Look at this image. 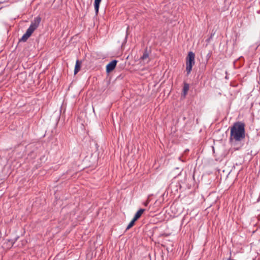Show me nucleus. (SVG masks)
Wrapping results in <instances>:
<instances>
[{"mask_svg": "<svg viewBox=\"0 0 260 260\" xmlns=\"http://www.w3.org/2000/svg\"><path fill=\"white\" fill-rule=\"evenodd\" d=\"M245 138V124L242 122H237L230 127L229 141L232 144H237Z\"/></svg>", "mask_w": 260, "mask_h": 260, "instance_id": "nucleus-1", "label": "nucleus"}, {"mask_svg": "<svg viewBox=\"0 0 260 260\" xmlns=\"http://www.w3.org/2000/svg\"><path fill=\"white\" fill-rule=\"evenodd\" d=\"M41 20V18L40 17L38 16L35 17L34 20L31 21L29 27L26 30V32L22 36L20 41L23 42H26L31 36L33 32L39 27Z\"/></svg>", "mask_w": 260, "mask_h": 260, "instance_id": "nucleus-2", "label": "nucleus"}, {"mask_svg": "<svg viewBox=\"0 0 260 260\" xmlns=\"http://www.w3.org/2000/svg\"><path fill=\"white\" fill-rule=\"evenodd\" d=\"M195 63V55L194 53L190 51L186 57V70L187 75H189L192 70V66Z\"/></svg>", "mask_w": 260, "mask_h": 260, "instance_id": "nucleus-3", "label": "nucleus"}, {"mask_svg": "<svg viewBox=\"0 0 260 260\" xmlns=\"http://www.w3.org/2000/svg\"><path fill=\"white\" fill-rule=\"evenodd\" d=\"M117 61L116 60H113L112 61L110 62L106 67V71L108 73H109L113 71L115 68L116 67Z\"/></svg>", "mask_w": 260, "mask_h": 260, "instance_id": "nucleus-4", "label": "nucleus"}, {"mask_svg": "<svg viewBox=\"0 0 260 260\" xmlns=\"http://www.w3.org/2000/svg\"><path fill=\"white\" fill-rule=\"evenodd\" d=\"M82 62L77 59L76 61V64L74 69V75L77 74L81 69Z\"/></svg>", "mask_w": 260, "mask_h": 260, "instance_id": "nucleus-5", "label": "nucleus"}, {"mask_svg": "<svg viewBox=\"0 0 260 260\" xmlns=\"http://www.w3.org/2000/svg\"><path fill=\"white\" fill-rule=\"evenodd\" d=\"M140 59L143 61L147 60V62L149 61V53L146 49L143 52V55L141 57Z\"/></svg>", "mask_w": 260, "mask_h": 260, "instance_id": "nucleus-6", "label": "nucleus"}, {"mask_svg": "<svg viewBox=\"0 0 260 260\" xmlns=\"http://www.w3.org/2000/svg\"><path fill=\"white\" fill-rule=\"evenodd\" d=\"M101 1L102 0H94V6L96 15H98L99 13L100 5Z\"/></svg>", "mask_w": 260, "mask_h": 260, "instance_id": "nucleus-7", "label": "nucleus"}, {"mask_svg": "<svg viewBox=\"0 0 260 260\" xmlns=\"http://www.w3.org/2000/svg\"><path fill=\"white\" fill-rule=\"evenodd\" d=\"M145 211V209H140L139 210L137 213L135 214V216L134 217V219L136 220H137L138 219H139L142 214L143 213V212Z\"/></svg>", "mask_w": 260, "mask_h": 260, "instance_id": "nucleus-8", "label": "nucleus"}, {"mask_svg": "<svg viewBox=\"0 0 260 260\" xmlns=\"http://www.w3.org/2000/svg\"><path fill=\"white\" fill-rule=\"evenodd\" d=\"M189 90V85L187 83H185L183 88V95L185 96L187 94V91Z\"/></svg>", "mask_w": 260, "mask_h": 260, "instance_id": "nucleus-9", "label": "nucleus"}, {"mask_svg": "<svg viewBox=\"0 0 260 260\" xmlns=\"http://www.w3.org/2000/svg\"><path fill=\"white\" fill-rule=\"evenodd\" d=\"M136 220H135L134 218L130 222V223L128 224V225H127V226L126 227V230H129V229H131L134 224L135 221Z\"/></svg>", "mask_w": 260, "mask_h": 260, "instance_id": "nucleus-10", "label": "nucleus"}, {"mask_svg": "<svg viewBox=\"0 0 260 260\" xmlns=\"http://www.w3.org/2000/svg\"><path fill=\"white\" fill-rule=\"evenodd\" d=\"M148 203H149V202H148V201H147V202H146V203H144V206H147V205H148Z\"/></svg>", "mask_w": 260, "mask_h": 260, "instance_id": "nucleus-11", "label": "nucleus"}, {"mask_svg": "<svg viewBox=\"0 0 260 260\" xmlns=\"http://www.w3.org/2000/svg\"><path fill=\"white\" fill-rule=\"evenodd\" d=\"M178 159H179L180 160H181V157H179L178 158Z\"/></svg>", "mask_w": 260, "mask_h": 260, "instance_id": "nucleus-12", "label": "nucleus"}, {"mask_svg": "<svg viewBox=\"0 0 260 260\" xmlns=\"http://www.w3.org/2000/svg\"><path fill=\"white\" fill-rule=\"evenodd\" d=\"M174 208V206H171V208Z\"/></svg>", "mask_w": 260, "mask_h": 260, "instance_id": "nucleus-13", "label": "nucleus"}, {"mask_svg": "<svg viewBox=\"0 0 260 260\" xmlns=\"http://www.w3.org/2000/svg\"><path fill=\"white\" fill-rule=\"evenodd\" d=\"M3 4L2 2H0V4Z\"/></svg>", "mask_w": 260, "mask_h": 260, "instance_id": "nucleus-14", "label": "nucleus"}]
</instances>
